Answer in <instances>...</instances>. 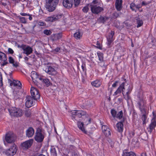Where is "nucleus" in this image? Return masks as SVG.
<instances>
[{
  "mask_svg": "<svg viewBox=\"0 0 156 156\" xmlns=\"http://www.w3.org/2000/svg\"><path fill=\"white\" fill-rule=\"evenodd\" d=\"M44 137V130L42 129L38 128L36 131L34 136L35 140L38 143L42 142Z\"/></svg>",
  "mask_w": 156,
  "mask_h": 156,
  "instance_id": "f257e3e1",
  "label": "nucleus"
},
{
  "mask_svg": "<svg viewBox=\"0 0 156 156\" xmlns=\"http://www.w3.org/2000/svg\"><path fill=\"white\" fill-rule=\"evenodd\" d=\"M137 104L140 112L144 113L147 108L146 100L142 97H138Z\"/></svg>",
  "mask_w": 156,
  "mask_h": 156,
  "instance_id": "f03ea898",
  "label": "nucleus"
},
{
  "mask_svg": "<svg viewBox=\"0 0 156 156\" xmlns=\"http://www.w3.org/2000/svg\"><path fill=\"white\" fill-rule=\"evenodd\" d=\"M71 113L72 115V119L77 120V119H76L77 117L80 118L82 116L85 115L86 113L82 111L74 110L71 111Z\"/></svg>",
  "mask_w": 156,
  "mask_h": 156,
  "instance_id": "7ed1b4c3",
  "label": "nucleus"
},
{
  "mask_svg": "<svg viewBox=\"0 0 156 156\" xmlns=\"http://www.w3.org/2000/svg\"><path fill=\"white\" fill-rule=\"evenodd\" d=\"M53 2L46 0L45 7L46 9L49 12H52L55 10L56 6L58 3H55Z\"/></svg>",
  "mask_w": 156,
  "mask_h": 156,
  "instance_id": "20e7f679",
  "label": "nucleus"
},
{
  "mask_svg": "<svg viewBox=\"0 0 156 156\" xmlns=\"http://www.w3.org/2000/svg\"><path fill=\"white\" fill-rule=\"evenodd\" d=\"M9 112L11 116L19 117L21 116L23 114L22 110L15 108L9 110Z\"/></svg>",
  "mask_w": 156,
  "mask_h": 156,
  "instance_id": "39448f33",
  "label": "nucleus"
},
{
  "mask_svg": "<svg viewBox=\"0 0 156 156\" xmlns=\"http://www.w3.org/2000/svg\"><path fill=\"white\" fill-rule=\"evenodd\" d=\"M34 140L30 139L21 143V147L24 150H27L30 148L32 146Z\"/></svg>",
  "mask_w": 156,
  "mask_h": 156,
  "instance_id": "423d86ee",
  "label": "nucleus"
},
{
  "mask_svg": "<svg viewBox=\"0 0 156 156\" xmlns=\"http://www.w3.org/2000/svg\"><path fill=\"white\" fill-rule=\"evenodd\" d=\"M16 146L14 144H13L12 146L5 152L6 154L8 156H12L16 153L17 149Z\"/></svg>",
  "mask_w": 156,
  "mask_h": 156,
  "instance_id": "0eeeda50",
  "label": "nucleus"
},
{
  "mask_svg": "<svg viewBox=\"0 0 156 156\" xmlns=\"http://www.w3.org/2000/svg\"><path fill=\"white\" fill-rule=\"evenodd\" d=\"M18 47L22 48L23 51V53L26 54L27 55L32 53L33 51L32 48L29 46L24 45H18Z\"/></svg>",
  "mask_w": 156,
  "mask_h": 156,
  "instance_id": "6e6552de",
  "label": "nucleus"
},
{
  "mask_svg": "<svg viewBox=\"0 0 156 156\" xmlns=\"http://www.w3.org/2000/svg\"><path fill=\"white\" fill-rule=\"evenodd\" d=\"M30 93L32 98L34 100H37L40 98V95L38 90L33 87H31L30 89Z\"/></svg>",
  "mask_w": 156,
  "mask_h": 156,
  "instance_id": "1a4fd4ad",
  "label": "nucleus"
},
{
  "mask_svg": "<svg viewBox=\"0 0 156 156\" xmlns=\"http://www.w3.org/2000/svg\"><path fill=\"white\" fill-rule=\"evenodd\" d=\"M114 34V31L112 30L110 33L108 34V35L107 36V45L108 47H111V44L114 40V38L113 37Z\"/></svg>",
  "mask_w": 156,
  "mask_h": 156,
  "instance_id": "9d476101",
  "label": "nucleus"
},
{
  "mask_svg": "<svg viewBox=\"0 0 156 156\" xmlns=\"http://www.w3.org/2000/svg\"><path fill=\"white\" fill-rule=\"evenodd\" d=\"M44 70L47 73L51 75H55L57 74V71L51 66H46Z\"/></svg>",
  "mask_w": 156,
  "mask_h": 156,
  "instance_id": "9b49d317",
  "label": "nucleus"
},
{
  "mask_svg": "<svg viewBox=\"0 0 156 156\" xmlns=\"http://www.w3.org/2000/svg\"><path fill=\"white\" fill-rule=\"evenodd\" d=\"M91 10L92 13L98 14L103 10V9L99 6L95 5H91Z\"/></svg>",
  "mask_w": 156,
  "mask_h": 156,
  "instance_id": "f8f14e48",
  "label": "nucleus"
},
{
  "mask_svg": "<svg viewBox=\"0 0 156 156\" xmlns=\"http://www.w3.org/2000/svg\"><path fill=\"white\" fill-rule=\"evenodd\" d=\"M62 17L61 15L56 14L48 17L46 20L48 22H53L60 19Z\"/></svg>",
  "mask_w": 156,
  "mask_h": 156,
  "instance_id": "ddd939ff",
  "label": "nucleus"
},
{
  "mask_svg": "<svg viewBox=\"0 0 156 156\" xmlns=\"http://www.w3.org/2000/svg\"><path fill=\"white\" fill-rule=\"evenodd\" d=\"M7 60V58L6 54L1 51H0V60L4 62L1 64L2 66H3L8 63Z\"/></svg>",
  "mask_w": 156,
  "mask_h": 156,
  "instance_id": "4468645a",
  "label": "nucleus"
},
{
  "mask_svg": "<svg viewBox=\"0 0 156 156\" xmlns=\"http://www.w3.org/2000/svg\"><path fill=\"white\" fill-rule=\"evenodd\" d=\"M5 140L6 142L8 143H12L14 141L13 135L10 133H7L5 135Z\"/></svg>",
  "mask_w": 156,
  "mask_h": 156,
  "instance_id": "2eb2a0df",
  "label": "nucleus"
},
{
  "mask_svg": "<svg viewBox=\"0 0 156 156\" xmlns=\"http://www.w3.org/2000/svg\"><path fill=\"white\" fill-rule=\"evenodd\" d=\"M32 98L31 96H27L26 97V101L25 103V106L27 108H30L33 105Z\"/></svg>",
  "mask_w": 156,
  "mask_h": 156,
  "instance_id": "dca6fc26",
  "label": "nucleus"
},
{
  "mask_svg": "<svg viewBox=\"0 0 156 156\" xmlns=\"http://www.w3.org/2000/svg\"><path fill=\"white\" fill-rule=\"evenodd\" d=\"M73 4V0H63V5L66 8L69 9L72 7Z\"/></svg>",
  "mask_w": 156,
  "mask_h": 156,
  "instance_id": "f3484780",
  "label": "nucleus"
},
{
  "mask_svg": "<svg viewBox=\"0 0 156 156\" xmlns=\"http://www.w3.org/2000/svg\"><path fill=\"white\" fill-rule=\"evenodd\" d=\"M34 129L32 127H30L26 131V136L29 138L31 137L34 135Z\"/></svg>",
  "mask_w": 156,
  "mask_h": 156,
  "instance_id": "a211bd4d",
  "label": "nucleus"
},
{
  "mask_svg": "<svg viewBox=\"0 0 156 156\" xmlns=\"http://www.w3.org/2000/svg\"><path fill=\"white\" fill-rule=\"evenodd\" d=\"M156 126V121L154 120H152L151 123L147 128L148 132L151 133Z\"/></svg>",
  "mask_w": 156,
  "mask_h": 156,
  "instance_id": "6ab92c4d",
  "label": "nucleus"
},
{
  "mask_svg": "<svg viewBox=\"0 0 156 156\" xmlns=\"http://www.w3.org/2000/svg\"><path fill=\"white\" fill-rule=\"evenodd\" d=\"M122 0H116L115 6L117 11H120L122 9Z\"/></svg>",
  "mask_w": 156,
  "mask_h": 156,
  "instance_id": "aec40b11",
  "label": "nucleus"
},
{
  "mask_svg": "<svg viewBox=\"0 0 156 156\" xmlns=\"http://www.w3.org/2000/svg\"><path fill=\"white\" fill-rule=\"evenodd\" d=\"M141 6L139 5H136L134 2L131 3L130 5V9L132 10V11L136 12V9H139Z\"/></svg>",
  "mask_w": 156,
  "mask_h": 156,
  "instance_id": "412c9836",
  "label": "nucleus"
},
{
  "mask_svg": "<svg viewBox=\"0 0 156 156\" xmlns=\"http://www.w3.org/2000/svg\"><path fill=\"white\" fill-rule=\"evenodd\" d=\"M10 85L12 86L13 85L14 86H17L18 88L20 89L22 87V85L20 82L17 80H14L12 82L10 83Z\"/></svg>",
  "mask_w": 156,
  "mask_h": 156,
  "instance_id": "4be33fe9",
  "label": "nucleus"
},
{
  "mask_svg": "<svg viewBox=\"0 0 156 156\" xmlns=\"http://www.w3.org/2000/svg\"><path fill=\"white\" fill-rule=\"evenodd\" d=\"M31 76L33 81L40 80V78H41V77H39L37 73L35 71L31 72Z\"/></svg>",
  "mask_w": 156,
  "mask_h": 156,
  "instance_id": "5701e85b",
  "label": "nucleus"
},
{
  "mask_svg": "<svg viewBox=\"0 0 156 156\" xmlns=\"http://www.w3.org/2000/svg\"><path fill=\"white\" fill-rule=\"evenodd\" d=\"M125 83L124 82L121 83L116 91L114 93V95H115L120 94L122 90L123 91V90L125 89L124 87Z\"/></svg>",
  "mask_w": 156,
  "mask_h": 156,
  "instance_id": "b1692460",
  "label": "nucleus"
},
{
  "mask_svg": "<svg viewBox=\"0 0 156 156\" xmlns=\"http://www.w3.org/2000/svg\"><path fill=\"white\" fill-rule=\"evenodd\" d=\"M117 130L119 133H122L123 131V125L122 122H118L116 125Z\"/></svg>",
  "mask_w": 156,
  "mask_h": 156,
  "instance_id": "393cba45",
  "label": "nucleus"
},
{
  "mask_svg": "<svg viewBox=\"0 0 156 156\" xmlns=\"http://www.w3.org/2000/svg\"><path fill=\"white\" fill-rule=\"evenodd\" d=\"M132 90V87H131L129 85L128 86V88L127 90V91L126 93L125 96H124V98L127 101L129 100L130 98V97L129 96V94L130 93Z\"/></svg>",
  "mask_w": 156,
  "mask_h": 156,
  "instance_id": "a878e982",
  "label": "nucleus"
},
{
  "mask_svg": "<svg viewBox=\"0 0 156 156\" xmlns=\"http://www.w3.org/2000/svg\"><path fill=\"white\" fill-rule=\"evenodd\" d=\"M122 156H136V155L133 152H127L125 150L123 151Z\"/></svg>",
  "mask_w": 156,
  "mask_h": 156,
  "instance_id": "bb28decb",
  "label": "nucleus"
},
{
  "mask_svg": "<svg viewBox=\"0 0 156 156\" xmlns=\"http://www.w3.org/2000/svg\"><path fill=\"white\" fill-rule=\"evenodd\" d=\"M9 62L10 63L12 64L13 66L15 67H17L19 66V63L17 62H15L12 57H9Z\"/></svg>",
  "mask_w": 156,
  "mask_h": 156,
  "instance_id": "cd10ccee",
  "label": "nucleus"
},
{
  "mask_svg": "<svg viewBox=\"0 0 156 156\" xmlns=\"http://www.w3.org/2000/svg\"><path fill=\"white\" fill-rule=\"evenodd\" d=\"M57 153L56 148L54 146H52L50 149V154L49 156H57Z\"/></svg>",
  "mask_w": 156,
  "mask_h": 156,
  "instance_id": "c85d7f7f",
  "label": "nucleus"
},
{
  "mask_svg": "<svg viewBox=\"0 0 156 156\" xmlns=\"http://www.w3.org/2000/svg\"><path fill=\"white\" fill-rule=\"evenodd\" d=\"M82 34L79 30H77L76 32L74 34V37L76 39H79L81 38Z\"/></svg>",
  "mask_w": 156,
  "mask_h": 156,
  "instance_id": "c756f323",
  "label": "nucleus"
},
{
  "mask_svg": "<svg viewBox=\"0 0 156 156\" xmlns=\"http://www.w3.org/2000/svg\"><path fill=\"white\" fill-rule=\"evenodd\" d=\"M83 122H77V126L79 129L84 133H86L87 131L85 130L83 127Z\"/></svg>",
  "mask_w": 156,
  "mask_h": 156,
  "instance_id": "7c9ffc66",
  "label": "nucleus"
},
{
  "mask_svg": "<svg viewBox=\"0 0 156 156\" xmlns=\"http://www.w3.org/2000/svg\"><path fill=\"white\" fill-rule=\"evenodd\" d=\"M141 112V119L143 121V124L144 125L146 123V120L147 118V117L146 115V111H145V112L144 113H143L142 112Z\"/></svg>",
  "mask_w": 156,
  "mask_h": 156,
  "instance_id": "2f4dec72",
  "label": "nucleus"
},
{
  "mask_svg": "<svg viewBox=\"0 0 156 156\" xmlns=\"http://www.w3.org/2000/svg\"><path fill=\"white\" fill-rule=\"evenodd\" d=\"M91 84L94 87H98L101 85V83L99 80H96L92 82Z\"/></svg>",
  "mask_w": 156,
  "mask_h": 156,
  "instance_id": "473e14b6",
  "label": "nucleus"
},
{
  "mask_svg": "<svg viewBox=\"0 0 156 156\" xmlns=\"http://www.w3.org/2000/svg\"><path fill=\"white\" fill-rule=\"evenodd\" d=\"M40 80L41 81L44 83L47 87L49 86L50 84V83L47 79H44L41 78H40Z\"/></svg>",
  "mask_w": 156,
  "mask_h": 156,
  "instance_id": "72a5a7b5",
  "label": "nucleus"
},
{
  "mask_svg": "<svg viewBox=\"0 0 156 156\" xmlns=\"http://www.w3.org/2000/svg\"><path fill=\"white\" fill-rule=\"evenodd\" d=\"M62 36V33H59L54 35L55 37L53 40L54 41L60 39Z\"/></svg>",
  "mask_w": 156,
  "mask_h": 156,
  "instance_id": "f704fd0d",
  "label": "nucleus"
},
{
  "mask_svg": "<svg viewBox=\"0 0 156 156\" xmlns=\"http://www.w3.org/2000/svg\"><path fill=\"white\" fill-rule=\"evenodd\" d=\"M136 23L137 24L136 27L137 28H138L143 25V22L142 20H140L139 18H138L136 19Z\"/></svg>",
  "mask_w": 156,
  "mask_h": 156,
  "instance_id": "c9c22d12",
  "label": "nucleus"
},
{
  "mask_svg": "<svg viewBox=\"0 0 156 156\" xmlns=\"http://www.w3.org/2000/svg\"><path fill=\"white\" fill-rule=\"evenodd\" d=\"M123 117V112L122 111L118 112L117 113L116 115L115 118L118 119H121Z\"/></svg>",
  "mask_w": 156,
  "mask_h": 156,
  "instance_id": "e433bc0d",
  "label": "nucleus"
},
{
  "mask_svg": "<svg viewBox=\"0 0 156 156\" xmlns=\"http://www.w3.org/2000/svg\"><path fill=\"white\" fill-rule=\"evenodd\" d=\"M97 54L99 58V60L101 62H102L103 61V53L100 52H98Z\"/></svg>",
  "mask_w": 156,
  "mask_h": 156,
  "instance_id": "4c0bfd02",
  "label": "nucleus"
},
{
  "mask_svg": "<svg viewBox=\"0 0 156 156\" xmlns=\"http://www.w3.org/2000/svg\"><path fill=\"white\" fill-rule=\"evenodd\" d=\"M103 132L106 137H108L111 135V133L110 129H108V130H105V131Z\"/></svg>",
  "mask_w": 156,
  "mask_h": 156,
  "instance_id": "58836bf2",
  "label": "nucleus"
},
{
  "mask_svg": "<svg viewBox=\"0 0 156 156\" xmlns=\"http://www.w3.org/2000/svg\"><path fill=\"white\" fill-rule=\"evenodd\" d=\"M25 115L27 117H29L31 114L30 110L27 108L25 111Z\"/></svg>",
  "mask_w": 156,
  "mask_h": 156,
  "instance_id": "ea45409f",
  "label": "nucleus"
},
{
  "mask_svg": "<svg viewBox=\"0 0 156 156\" xmlns=\"http://www.w3.org/2000/svg\"><path fill=\"white\" fill-rule=\"evenodd\" d=\"M111 113L112 117L114 118H115L117 113L116 110L114 109H112L111 110Z\"/></svg>",
  "mask_w": 156,
  "mask_h": 156,
  "instance_id": "a19ab883",
  "label": "nucleus"
},
{
  "mask_svg": "<svg viewBox=\"0 0 156 156\" xmlns=\"http://www.w3.org/2000/svg\"><path fill=\"white\" fill-rule=\"evenodd\" d=\"M121 14V13L120 12H115L113 13L112 15L113 17L116 18L119 17Z\"/></svg>",
  "mask_w": 156,
  "mask_h": 156,
  "instance_id": "79ce46f5",
  "label": "nucleus"
},
{
  "mask_svg": "<svg viewBox=\"0 0 156 156\" xmlns=\"http://www.w3.org/2000/svg\"><path fill=\"white\" fill-rule=\"evenodd\" d=\"M14 97L16 98V99L19 98L20 97V94H19V91H14Z\"/></svg>",
  "mask_w": 156,
  "mask_h": 156,
  "instance_id": "37998d69",
  "label": "nucleus"
},
{
  "mask_svg": "<svg viewBox=\"0 0 156 156\" xmlns=\"http://www.w3.org/2000/svg\"><path fill=\"white\" fill-rule=\"evenodd\" d=\"M20 21L23 23H27V20L24 17H20Z\"/></svg>",
  "mask_w": 156,
  "mask_h": 156,
  "instance_id": "c03bdc74",
  "label": "nucleus"
},
{
  "mask_svg": "<svg viewBox=\"0 0 156 156\" xmlns=\"http://www.w3.org/2000/svg\"><path fill=\"white\" fill-rule=\"evenodd\" d=\"M44 33L46 35H49L51 34L52 32L50 30H45L44 31Z\"/></svg>",
  "mask_w": 156,
  "mask_h": 156,
  "instance_id": "a18cd8bd",
  "label": "nucleus"
},
{
  "mask_svg": "<svg viewBox=\"0 0 156 156\" xmlns=\"http://www.w3.org/2000/svg\"><path fill=\"white\" fill-rule=\"evenodd\" d=\"M85 120V121L84 122L85 124L87 125L90 123L91 119L90 118H88V117L86 118Z\"/></svg>",
  "mask_w": 156,
  "mask_h": 156,
  "instance_id": "49530a36",
  "label": "nucleus"
},
{
  "mask_svg": "<svg viewBox=\"0 0 156 156\" xmlns=\"http://www.w3.org/2000/svg\"><path fill=\"white\" fill-rule=\"evenodd\" d=\"M74 6L75 7L78 6L80 4V0H74Z\"/></svg>",
  "mask_w": 156,
  "mask_h": 156,
  "instance_id": "de8ad7c7",
  "label": "nucleus"
},
{
  "mask_svg": "<svg viewBox=\"0 0 156 156\" xmlns=\"http://www.w3.org/2000/svg\"><path fill=\"white\" fill-rule=\"evenodd\" d=\"M109 129L108 127V126L105 125H103L102 126V130L103 132L105 131V130H108Z\"/></svg>",
  "mask_w": 156,
  "mask_h": 156,
  "instance_id": "09e8293b",
  "label": "nucleus"
},
{
  "mask_svg": "<svg viewBox=\"0 0 156 156\" xmlns=\"http://www.w3.org/2000/svg\"><path fill=\"white\" fill-rule=\"evenodd\" d=\"M99 20L100 21L103 23H104L106 21L105 18L103 16H100Z\"/></svg>",
  "mask_w": 156,
  "mask_h": 156,
  "instance_id": "8fccbe9b",
  "label": "nucleus"
},
{
  "mask_svg": "<svg viewBox=\"0 0 156 156\" xmlns=\"http://www.w3.org/2000/svg\"><path fill=\"white\" fill-rule=\"evenodd\" d=\"M108 141L109 143L110 144L111 147H113L114 146V142L112 141L110 139H109Z\"/></svg>",
  "mask_w": 156,
  "mask_h": 156,
  "instance_id": "3c124183",
  "label": "nucleus"
},
{
  "mask_svg": "<svg viewBox=\"0 0 156 156\" xmlns=\"http://www.w3.org/2000/svg\"><path fill=\"white\" fill-rule=\"evenodd\" d=\"M88 9H89L88 8L87 6H86V7H84L83 9L82 10L83 12L86 13L88 12Z\"/></svg>",
  "mask_w": 156,
  "mask_h": 156,
  "instance_id": "603ef678",
  "label": "nucleus"
},
{
  "mask_svg": "<svg viewBox=\"0 0 156 156\" xmlns=\"http://www.w3.org/2000/svg\"><path fill=\"white\" fill-rule=\"evenodd\" d=\"M2 74L0 72V87L2 86Z\"/></svg>",
  "mask_w": 156,
  "mask_h": 156,
  "instance_id": "864d4df0",
  "label": "nucleus"
},
{
  "mask_svg": "<svg viewBox=\"0 0 156 156\" xmlns=\"http://www.w3.org/2000/svg\"><path fill=\"white\" fill-rule=\"evenodd\" d=\"M8 51L9 54H12L14 53V51L11 48H8Z\"/></svg>",
  "mask_w": 156,
  "mask_h": 156,
  "instance_id": "5fc2aeb1",
  "label": "nucleus"
},
{
  "mask_svg": "<svg viewBox=\"0 0 156 156\" xmlns=\"http://www.w3.org/2000/svg\"><path fill=\"white\" fill-rule=\"evenodd\" d=\"M118 81H116L115 82V83L112 85V87H115L117 86L118 83Z\"/></svg>",
  "mask_w": 156,
  "mask_h": 156,
  "instance_id": "6e6d98bb",
  "label": "nucleus"
},
{
  "mask_svg": "<svg viewBox=\"0 0 156 156\" xmlns=\"http://www.w3.org/2000/svg\"><path fill=\"white\" fill-rule=\"evenodd\" d=\"M20 15L21 16H29V14H27V13H21Z\"/></svg>",
  "mask_w": 156,
  "mask_h": 156,
  "instance_id": "4d7b16f0",
  "label": "nucleus"
},
{
  "mask_svg": "<svg viewBox=\"0 0 156 156\" xmlns=\"http://www.w3.org/2000/svg\"><path fill=\"white\" fill-rule=\"evenodd\" d=\"M97 47L98 48H100V49H101V45L99 43L98 41H97Z\"/></svg>",
  "mask_w": 156,
  "mask_h": 156,
  "instance_id": "13d9d810",
  "label": "nucleus"
},
{
  "mask_svg": "<svg viewBox=\"0 0 156 156\" xmlns=\"http://www.w3.org/2000/svg\"><path fill=\"white\" fill-rule=\"evenodd\" d=\"M148 3H147L144 1H143L142 3V5L146 6L148 4Z\"/></svg>",
  "mask_w": 156,
  "mask_h": 156,
  "instance_id": "bf43d9fd",
  "label": "nucleus"
},
{
  "mask_svg": "<svg viewBox=\"0 0 156 156\" xmlns=\"http://www.w3.org/2000/svg\"><path fill=\"white\" fill-rule=\"evenodd\" d=\"M60 50V48L59 47H57L55 49V51L56 52H58Z\"/></svg>",
  "mask_w": 156,
  "mask_h": 156,
  "instance_id": "052dcab7",
  "label": "nucleus"
},
{
  "mask_svg": "<svg viewBox=\"0 0 156 156\" xmlns=\"http://www.w3.org/2000/svg\"><path fill=\"white\" fill-rule=\"evenodd\" d=\"M45 23L44 22H42L41 23H40V24H39V25L41 26H44L45 25Z\"/></svg>",
  "mask_w": 156,
  "mask_h": 156,
  "instance_id": "680f3d73",
  "label": "nucleus"
},
{
  "mask_svg": "<svg viewBox=\"0 0 156 156\" xmlns=\"http://www.w3.org/2000/svg\"><path fill=\"white\" fill-rule=\"evenodd\" d=\"M14 1L15 4H16V3H18L20 2V0H12Z\"/></svg>",
  "mask_w": 156,
  "mask_h": 156,
  "instance_id": "e2e57ef3",
  "label": "nucleus"
},
{
  "mask_svg": "<svg viewBox=\"0 0 156 156\" xmlns=\"http://www.w3.org/2000/svg\"><path fill=\"white\" fill-rule=\"evenodd\" d=\"M85 78L84 76H82V81L83 83H84L85 82Z\"/></svg>",
  "mask_w": 156,
  "mask_h": 156,
  "instance_id": "0e129e2a",
  "label": "nucleus"
},
{
  "mask_svg": "<svg viewBox=\"0 0 156 156\" xmlns=\"http://www.w3.org/2000/svg\"><path fill=\"white\" fill-rule=\"evenodd\" d=\"M28 16V18L30 20H32V17L31 16V15H30L29 14V16Z\"/></svg>",
  "mask_w": 156,
  "mask_h": 156,
  "instance_id": "69168bd1",
  "label": "nucleus"
},
{
  "mask_svg": "<svg viewBox=\"0 0 156 156\" xmlns=\"http://www.w3.org/2000/svg\"><path fill=\"white\" fill-rule=\"evenodd\" d=\"M98 2V1L97 0H94L93 1L92 4H94L97 3Z\"/></svg>",
  "mask_w": 156,
  "mask_h": 156,
  "instance_id": "338daca9",
  "label": "nucleus"
},
{
  "mask_svg": "<svg viewBox=\"0 0 156 156\" xmlns=\"http://www.w3.org/2000/svg\"><path fill=\"white\" fill-rule=\"evenodd\" d=\"M140 156H147L146 153H143L141 154Z\"/></svg>",
  "mask_w": 156,
  "mask_h": 156,
  "instance_id": "774afa93",
  "label": "nucleus"
}]
</instances>
